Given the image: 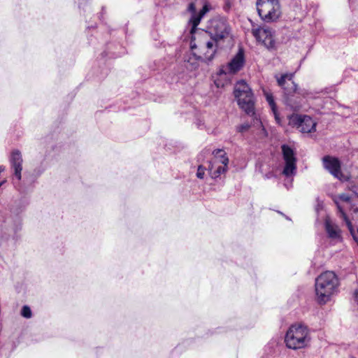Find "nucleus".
Returning a JSON list of instances; mask_svg holds the SVG:
<instances>
[{
    "mask_svg": "<svg viewBox=\"0 0 358 358\" xmlns=\"http://www.w3.org/2000/svg\"><path fill=\"white\" fill-rule=\"evenodd\" d=\"M250 124L249 123H243L236 127V131L239 133H244L249 130Z\"/></svg>",
    "mask_w": 358,
    "mask_h": 358,
    "instance_id": "4be33fe9",
    "label": "nucleus"
},
{
    "mask_svg": "<svg viewBox=\"0 0 358 358\" xmlns=\"http://www.w3.org/2000/svg\"><path fill=\"white\" fill-rule=\"evenodd\" d=\"M234 94L239 107L247 115L256 118L255 97L248 84L243 80L238 81L234 87Z\"/></svg>",
    "mask_w": 358,
    "mask_h": 358,
    "instance_id": "20e7f679",
    "label": "nucleus"
},
{
    "mask_svg": "<svg viewBox=\"0 0 358 358\" xmlns=\"http://www.w3.org/2000/svg\"><path fill=\"white\" fill-rule=\"evenodd\" d=\"M324 168L336 178H341V164L340 160L334 157L326 155L322 158Z\"/></svg>",
    "mask_w": 358,
    "mask_h": 358,
    "instance_id": "2eb2a0df",
    "label": "nucleus"
},
{
    "mask_svg": "<svg viewBox=\"0 0 358 358\" xmlns=\"http://www.w3.org/2000/svg\"><path fill=\"white\" fill-rule=\"evenodd\" d=\"M208 29V31H204V32H207L212 38L219 42L227 38L231 31L227 20L224 19L213 20Z\"/></svg>",
    "mask_w": 358,
    "mask_h": 358,
    "instance_id": "1a4fd4ad",
    "label": "nucleus"
},
{
    "mask_svg": "<svg viewBox=\"0 0 358 358\" xmlns=\"http://www.w3.org/2000/svg\"><path fill=\"white\" fill-rule=\"evenodd\" d=\"M213 158L208 162V172L212 178L217 179L227 171L229 158L222 149L213 150Z\"/></svg>",
    "mask_w": 358,
    "mask_h": 358,
    "instance_id": "0eeeda50",
    "label": "nucleus"
},
{
    "mask_svg": "<svg viewBox=\"0 0 358 358\" xmlns=\"http://www.w3.org/2000/svg\"><path fill=\"white\" fill-rule=\"evenodd\" d=\"M310 337L308 327L301 324H294L288 329L285 343L288 348L297 350L307 346Z\"/></svg>",
    "mask_w": 358,
    "mask_h": 358,
    "instance_id": "39448f33",
    "label": "nucleus"
},
{
    "mask_svg": "<svg viewBox=\"0 0 358 358\" xmlns=\"http://www.w3.org/2000/svg\"><path fill=\"white\" fill-rule=\"evenodd\" d=\"M3 224L0 225L1 232L5 229L6 231H8L9 228L16 233L17 230L20 229L21 227V220L18 216V213H16L13 217L9 216L2 220H1Z\"/></svg>",
    "mask_w": 358,
    "mask_h": 358,
    "instance_id": "dca6fc26",
    "label": "nucleus"
},
{
    "mask_svg": "<svg viewBox=\"0 0 358 358\" xmlns=\"http://www.w3.org/2000/svg\"><path fill=\"white\" fill-rule=\"evenodd\" d=\"M294 73H285L280 77L276 76L278 85L283 90L286 105L296 110L301 107L300 102L294 99L296 94L307 97L309 93L306 90H299L293 81Z\"/></svg>",
    "mask_w": 358,
    "mask_h": 358,
    "instance_id": "7ed1b4c3",
    "label": "nucleus"
},
{
    "mask_svg": "<svg viewBox=\"0 0 358 358\" xmlns=\"http://www.w3.org/2000/svg\"><path fill=\"white\" fill-rule=\"evenodd\" d=\"M218 43L209 34L201 31L197 36H192L190 48L197 60L208 63L213 59L217 52Z\"/></svg>",
    "mask_w": 358,
    "mask_h": 358,
    "instance_id": "f257e3e1",
    "label": "nucleus"
},
{
    "mask_svg": "<svg viewBox=\"0 0 358 358\" xmlns=\"http://www.w3.org/2000/svg\"><path fill=\"white\" fill-rule=\"evenodd\" d=\"M357 232H358V229H357Z\"/></svg>",
    "mask_w": 358,
    "mask_h": 358,
    "instance_id": "cd10ccee",
    "label": "nucleus"
},
{
    "mask_svg": "<svg viewBox=\"0 0 358 358\" xmlns=\"http://www.w3.org/2000/svg\"><path fill=\"white\" fill-rule=\"evenodd\" d=\"M289 123L302 133H311L315 131L316 122L308 115H292Z\"/></svg>",
    "mask_w": 358,
    "mask_h": 358,
    "instance_id": "ddd939ff",
    "label": "nucleus"
},
{
    "mask_svg": "<svg viewBox=\"0 0 358 358\" xmlns=\"http://www.w3.org/2000/svg\"><path fill=\"white\" fill-rule=\"evenodd\" d=\"M355 299L356 302L358 304V289L356 290L355 292Z\"/></svg>",
    "mask_w": 358,
    "mask_h": 358,
    "instance_id": "b1692460",
    "label": "nucleus"
},
{
    "mask_svg": "<svg viewBox=\"0 0 358 358\" xmlns=\"http://www.w3.org/2000/svg\"><path fill=\"white\" fill-rule=\"evenodd\" d=\"M256 6L259 16L266 23L275 22L281 17L279 0H257Z\"/></svg>",
    "mask_w": 358,
    "mask_h": 358,
    "instance_id": "423d86ee",
    "label": "nucleus"
},
{
    "mask_svg": "<svg viewBox=\"0 0 358 358\" xmlns=\"http://www.w3.org/2000/svg\"><path fill=\"white\" fill-rule=\"evenodd\" d=\"M245 64L244 51L240 48L231 60L220 71V74H235L241 71Z\"/></svg>",
    "mask_w": 358,
    "mask_h": 358,
    "instance_id": "4468645a",
    "label": "nucleus"
},
{
    "mask_svg": "<svg viewBox=\"0 0 358 358\" xmlns=\"http://www.w3.org/2000/svg\"><path fill=\"white\" fill-rule=\"evenodd\" d=\"M264 95L271 108V110L275 117V120L277 122H279L280 121L279 113H278L277 106L275 102L274 97H273L272 93L270 92L264 90Z\"/></svg>",
    "mask_w": 358,
    "mask_h": 358,
    "instance_id": "6ab92c4d",
    "label": "nucleus"
},
{
    "mask_svg": "<svg viewBox=\"0 0 358 358\" xmlns=\"http://www.w3.org/2000/svg\"><path fill=\"white\" fill-rule=\"evenodd\" d=\"M206 170L208 171V168L204 167L203 165H199L197 169L196 177L199 179H203Z\"/></svg>",
    "mask_w": 358,
    "mask_h": 358,
    "instance_id": "412c9836",
    "label": "nucleus"
},
{
    "mask_svg": "<svg viewBox=\"0 0 358 358\" xmlns=\"http://www.w3.org/2000/svg\"><path fill=\"white\" fill-rule=\"evenodd\" d=\"M209 10L207 5H204L202 9L197 13H194L192 15L189 20V23L192 25L190 33L194 34L196 30L197 26L199 24L201 20L205 15V14Z\"/></svg>",
    "mask_w": 358,
    "mask_h": 358,
    "instance_id": "a211bd4d",
    "label": "nucleus"
},
{
    "mask_svg": "<svg viewBox=\"0 0 358 358\" xmlns=\"http://www.w3.org/2000/svg\"><path fill=\"white\" fill-rule=\"evenodd\" d=\"M9 162L10 164V168L13 171V175L15 178L16 180L13 181V184L15 188L20 191L22 192L20 187V180L22 178V157L21 152L18 150H13L9 159Z\"/></svg>",
    "mask_w": 358,
    "mask_h": 358,
    "instance_id": "f8f14e48",
    "label": "nucleus"
},
{
    "mask_svg": "<svg viewBox=\"0 0 358 358\" xmlns=\"http://www.w3.org/2000/svg\"><path fill=\"white\" fill-rule=\"evenodd\" d=\"M334 201L337 207L338 217L345 223L351 236L353 237V239L358 243V237L355 234L353 225L345 213L343 206L340 203V201L349 203L350 201V196L346 194H342L336 197Z\"/></svg>",
    "mask_w": 358,
    "mask_h": 358,
    "instance_id": "9b49d317",
    "label": "nucleus"
},
{
    "mask_svg": "<svg viewBox=\"0 0 358 358\" xmlns=\"http://www.w3.org/2000/svg\"><path fill=\"white\" fill-rule=\"evenodd\" d=\"M340 282L334 271L322 273L315 280V292L320 303H325L338 290Z\"/></svg>",
    "mask_w": 358,
    "mask_h": 358,
    "instance_id": "f03ea898",
    "label": "nucleus"
},
{
    "mask_svg": "<svg viewBox=\"0 0 358 358\" xmlns=\"http://www.w3.org/2000/svg\"><path fill=\"white\" fill-rule=\"evenodd\" d=\"M21 315L25 318H30L31 317V310L27 306H24L21 310Z\"/></svg>",
    "mask_w": 358,
    "mask_h": 358,
    "instance_id": "aec40b11",
    "label": "nucleus"
},
{
    "mask_svg": "<svg viewBox=\"0 0 358 358\" xmlns=\"http://www.w3.org/2000/svg\"><path fill=\"white\" fill-rule=\"evenodd\" d=\"M189 10L193 14L194 13H196V8H195V6L193 3H191L189 4Z\"/></svg>",
    "mask_w": 358,
    "mask_h": 358,
    "instance_id": "5701e85b",
    "label": "nucleus"
},
{
    "mask_svg": "<svg viewBox=\"0 0 358 358\" xmlns=\"http://www.w3.org/2000/svg\"><path fill=\"white\" fill-rule=\"evenodd\" d=\"M325 231L328 236L334 240H341V230L338 226L330 220H327L324 222Z\"/></svg>",
    "mask_w": 358,
    "mask_h": 358,
    "instance_id": "f3484780",
    "label": "nucleus"
},
{
    "mask_svg": "<svg viewBox=\"0 0 358 358\" xmlns=\"http://www.w3.org/2000/svg\"><path fill=\"white\" fill-rule=\"evenodd\" d=\"M251 31L256 40L262 43L267 49H273L275 47L274 31L267 25L259 26L252 23Z\"/></svg>",
    "mask_w": 358,
    "mask_h": 358,
    "instance_id": "6e6552de",
    "label": "nucleus"
},
{
    "mask_svg": "<svg viewBox=\"0 0 358 358\" xmlns=\"http://www.w3.org/2000/svg\"><path fill=\"white\" fill-rule=\"evenodd\" d=\"M353 212H354L355 214H358V206H355V207L353 208Z\"/></svg>",
    "mask_w": 358,
    "mask_h": 358,
    "instance_id": "a878e982",
    "label": "nucleus"
},
{
    "mask_svg": "<svg viewBox=\"0 0 358 358\" xmlns=\"http://www.w3.org/2000/svg\"><path fill=\"white\" fill-rule=\"evenodd\" d=\"M3 183V182H0V187L1 186V185Z\"/></svg>",
    "mask_w": 358,
    "mask_h": 358,
    "instance_id": "bb28decb",
    "label": "nucleus"
},
{
    "mask_svg": "<svg viewBox=\"0 0 358 358\" xmlns=\"http://www.w3.org/2000/svg\"><path fill=\"white\" fill-rule=\"evenodd\" d=\"M229 8H230V4L229 3H227L224 7V10H228L229 9Z\"/></svg>",
    "mask_w": 358,
    "mask_h": 358,
    "instance_id": "393cba45",
    "label": "nucleus"
},
{
    "mask_svg": "<svg viewBox=\"0 0 358 358\" xmlns=\"http://www.w3.org/2000/svg\"><path fill=\"white\" fill-rule=\"evenodd\" d=\"M283 159L285 165L282 171V174L286 177L294 175L296 172V158L293 149L288 145L283 144L281 146Z\"/></svg>",
    "mask_w": 358,
    "mask_h": 358,
    "instance_id": "9d476101",
    "label": "nucleus"
}]
</instances>
